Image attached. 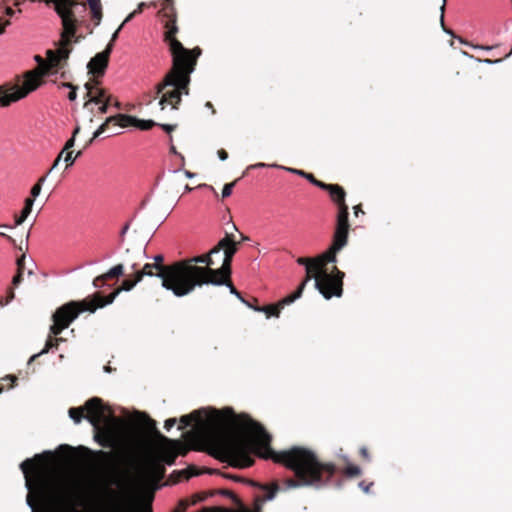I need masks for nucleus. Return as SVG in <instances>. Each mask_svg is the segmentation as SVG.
<instances>
[{"mask_svg": "<svg viewBox=\"0 0 512 512\" xmlns=\"http://www.w3.org/2000/svg\"><path fill=\"white\" fill-rule=\"evenodd\" d=\"M177 422L176 418H169L164 423V428L170 430Z\"/></svg>", "mask_w": 512, "mask_h": 512, "instance_id": "obj_49", "label": "nucleus"}, {"mask_svg": "<svg viewBox=\"0 0 512 512\" xmlns=\"http://www.w3.org/2000/svg\"><path fill=\"white\" fill-rule=\"evenodd\" d=\"M166 133H171L177 128V124H158Z\"/></svg>", "mask_w": 512, "mask_h": 512, "instance_id": "obj_45", "label": "nucleus"}, {"mask_svg": "<svg viewBox=\"0 0 512 512\" xmlns=\"http://www.w3.org/2000/svg\"><path fill=\"white\" fill-rule=\"evenodd\" d=\"M1 236H2V238L5 237L8 241H10L11 243L15 244V240L11 236H9V235H7V234H5L3 232L1 233Z\"/></svg>", "mask_w": 512, "mask_h": 512, "instance_id": "obj_62", "label": "nucleus"}, {"mask_svg": "<svg viewBox=\"0 0 512 512\" xmlns=\"http://www.w3.org/2000/svg\"><path fill=\"white\" fill-rule=\"evenodd\" d=\"M75 145V139L74 137H71L68 139L64 145V151H71V148Z\"/></svg>", "mask_w": 512, "mask_h": 512, "instance_id": "obj_50", "label": "nucleus"}, {"mask_svg": "<svg viewBox=\"0 0 512 512\" xmlns=\"http://www.w3.org/2000/svg\"><path fill=\"white\" fill-rule=\"evenodd\" d=\"M320 258V255H318L315 258H306V257H299L297 259V263L299 265H304L306 267V275H308V268L312 265L317 264L318 259Z\"/></svg>", "mask_w": 512, "mask_h": 512, "instance_id": "obj_33", "label": "nucleus"}, {"mask_svg": "<svg viewBox=\"0 0 512 512\" xmlns=\"http://www.w3.org/2000/svg\"><path fill=\"white\" fill-rule=\"evenodd\" d=\"M124 274V266L122 264H117L112 267L108 272L105 273V276L108 279L118 278Z\"/></svg>", "mask_w": 512, "mask_h": 512, "instance_id": "obj_29", "label": "nucleus"}, {"mask_svg": "<svg viewBox=\"0 0 512 512\" xmlns=\"http://www.w3.org/2000/svg\"><path fill=\"white\" fill-rule=\"evenodd\" d=\"M24 271H17L16 275L13 277L12 283L14 286H17L23 279Z\"/></svg>", "mask_w": 512, "mask_h": 512, "instance_id": "obj_47", "label": "nucleus"}, {"mask_svg": "<svg viewBox=\"0 0 512 512\" xmlns=\"http://www.w3.org/2000/svg\"><path fill=\"white\" fill-rule=\"evenodd\" d=\"M165 466L157 457L149 458L141 469L142 476L149 481L158 482L165 476Z\"/></svg>", "mask_w": 512, "mask_h": 512, "instance_id": "obj_18", "label": "nucleus"}, {"mask_svg": "<svg viewBox=\"0 0 512 512\" xmlns=\"http://www.w3.org/2000/svg\"><path fill=\"white\" fill-rule=\"evenodd\" d=\"M48 174L49 173L47 172V174L40 177L38 179V181L32 186L31 191H30L31 196L26 198L25 205L21 211V214L19 216L18 215L15 216V221H14L15 225L22 224L25 221V219L28 217V215L31 213L35 198L39 196L41 189H42V185L45 182Z\"/></svg>", "mask_w": 512, "mask_h": 512, "instance_id": "obj_19", "label": "nucleus"}, {"mask_svg": "<svg viewBox=\"0 0 512 512\" xmlns=\"http://www.w3.org/2000/svg\"><path fill=\"white\" fill-rule=\"evenodd\" d=\"M197 60H172V67L163 80L156 85V96H160L159 105L164 109L170 105L178 109L182 95L189 94L191 73L195 70Z\"/></svg>", "mask_w": 512, "mask_h": 512, "instance_id": "obj_6", "label": "nucleus"}, {"mask_svg": "<svg viewBox=\"0 0 512 512\" xmlns=\"http://www.w3.org/2000/svg\"><path fill=\"white\" fill-rule=\"evenodd\" d=\"M349 211L348 207L337 209L336 226L333 234V241L330 247L324 252V257L328 260L334 259V254H337L348 243L349 234Z\"/></svg>", "mask_w": 512, "mask_h": 512, "instance_id": "obj_13", "label": "nucleus"}, {"mask_svg": "<svg viewBox=\"0 0 512 512\" xmlns=\"http://www.w3.org/2000/svg\"><path fill=\"white\" fill-rule=\"evenodd\" d=\"M240 242L234 240L233 234H226L218 244L211 249V253L218 254L221 250L224 251V258L220 268H218L219 276L223 279V283L231 276V264L234 255L239 249Z\"/></svg>", "mask_w": 512, "mask_h": 512, "instance_id": "obj_14", "label": "nucleus"}, {"mask_svg": "<svg viewBox=\"0 0 512 512\" xmlns=\"http://www.w3.org/2000/svg\"><path fill=\"white\" fill-rule=\"evenodd\" d=\"M236 182H237V180L224 185L223 190H222L223 198L229 197L232 194V190H233V187L235 186Z\"/></svg>", "mask_w": 512, "mask_h": 512, "instance_id": "obj_39", "label": "nucleus"}, {"mask_svg": "<svg viewBox=\"0 0 512 512\" xmlns=\"http://www.w3.org/2000/svg\"><path fill=\"white\" fill-rule=\"evenodd\" d=\"M47 59L35 55L38 66L26 71L22 78L16 77L14 82L2 84V107L10 106L27 97L44 84V77L62 70L68 63L69 51L64 49L47 50Z\"/></svg>", "mask_w": 512, "mask_h": 512, "instance_id": "obj_4", "label": "nucleus"}, {"mask_svg": "<svg viewBox=\"0 0 512 512\" xmlns=\"http://www.w3.org/2000/svg\"><path fill=\"white\" fill-rule=\"evenodd\" d=\"M292 172L294 173H297L298 175L306 178L311 184L317 186L318 188H320V185L323 184L322 181L318 180L313 174L311 173H307L303 170H296V169H291Z\"/></svg>", "mask_w": 512, "mask_h": 512, "instance_id": "obj_28", "label": "nucleus"}, {"mask_svg": "<svg viewBox=\"0 0 512 512\" xmlns=\"http://www.w3.org/2000/svg\"><path fill=\"white\" fill-rule=\"evenodd\" d=\"M63 339L62 338H58L57 336H54L50 333L46 343H45V347L41 350V352H39L38 354H35L33 355L31 358H30V362L35 360L38 356L42 355V354H45V353H48L52 348H57L59 343L62 341Z\"/></svg>", "mask_w": 512, "mask_h": 512, "instance_id": "obj_25", "label": "nucleus"}, {"mask_svg": "<svg viewBox=\"0 0 512 512\" xmlns=\"http://www.w3.org/2000/svg\"><path fill=\"white\" fill-rule=\"evenodd\" d=\"M219 494L221 495H224V496H227L229 498L232 499V501L234 502V504L238 505L241 509L238 511V512H241L243 511L244 509H246L242 502L240 501V499L230 490H227V489H221V490H218Z\"/></svg>", "mask_w": 512, "mask_h": 512, "instance_id": "obj_31", "label": "nucleus"}, {"mask_svg": "<svg viewBox=\"0 0 512 512\" xmlns=\"http://www.w3.org/2000/svg\"><path fill=\"white\" fill-rule=\"evenodd\" d=\"M124 24H125V23L123 22V23L119 26V28H118V29L113 33L112 38H111V40H110V42H109V43H112V44H113V42H114V41L116 40V38L118 37V33H119V31L121 30V28L123 27V25H124Z\"/></svg>", "mask_w": 512, "mask_h": 512, "instance_id": "obj_57", "label": "nucleus"}, {"mask_svg": "<svg viewBox=\"0 0 512 512\" xmlns=\"http://www.w3.org/2000/svg\"><path fill=\"white\" fill-rule=\"evenodd\" d=\"M353 210H354V215H355L356 217H358L360 213H361V214H364V213H365V212L363 211V209H362V204H358V205L354 206V207H353Z\"/></svg>", "mask_w": 512, "mask_h": 512, "instance_id": "obj_55", "label": "nucleus"}, {"mask_svg": "<svg viewBox=\"0 0 512 512\" xmlns=\"http://www.w3.org/2000/svg\"><path fill=\"white\" fill-rule=\"evenodd\" d=\"M159 14H161V16L163 18L177 16L176 10L174 7V1L173 0H163L162 8L159 11Z\"/></svg>", "mask_w": 512, "mask_h": 512, "instance_id": "obj_26", "label": "nucleus"}, {"mask_svg": "<svg viewBox=\"0 0 512 512\" xmlns=\"http://www.w3.org/2000/svg\"><path fill=\"white\" fill-rule=\"evenodd\" d=\"M62 19L63 31L61 33V39L59 41L58 49H64L72 52L73 38L76 33L75 17L68 15H59Z\"/></svg>", "mask_w": 512, "mask_h": 512, "instance_id": "obj_17", "label": "nucleus"}, {"mask_svg": "<svg viewBox=\"0 0 512 512\" xmlns=\"http://www.w3.org/2000/svg\"><path fill=\"white\" fill-rule=\"evenodd\" d=\"M76 85L72 84L71 82H62L58 85L59 88H69L72 89V87H75Z\"/></svg>", "mask_w": 512, "mask_h": 512, "instance_id": "obj_58", "label": "nucleus"}, {"mask_svg": "<svg viewBox=\"0 0 512 512\" xmlns=\"http://www.w3.org/2000/svg\"><path fill=\"white\" fill-rule=\"evenodd\" d=\"M147 430H149L153 436L162 444L159 447V453L157 458L165 465H173L178 455L185 456L188 449L182 447V444L178 440H173L163 435L156 427V422L153 419L147 420Z\"/></svg>", "mask_w": 512, "mask_h": 512, "instance_id": "obj_11", "label": "nucleus"}, {"mask_svg": "<svg viewBox=\"0 0 512 512\" xmlns=\"http://www.w3.org/2000/svg\"><path fill=\"white\" fill-rule=\"evenodd\" d=\"M446 2L447 0H442V5L440 7V11H441V24L444 25V12H445V7H446Z\"/></svg>", "mask_w": 512, "mask_h": 512, "instance_id": "obj_56", "label": "nucleus"}, {"mask_svg": "<svg viewBox=\"0 0 512 512\" xmlns=\"http://www.w3.org/2000/svg\"><path fill=\"white\" fill-rule=\"evenodd\" d=\"M288 295L280 300L277 304L266 305L263 307H252L255 311L263 312L266 314L267 318L274 316L279 317L280 311L284 306L291 304L292 302H286Z\"/></svg>", "mask_w": 512, "mask_h": 512, "instance_id": "obj_22", "label": "nucleus"}, {"mask_svg": "<svg viewBox=\"0 0 512 512\" xmlns=\"http://www.w3.org/2000/svg\"><path fill=\"white\" fill-rule=\"evenodd\" d=\"M205 106L208 108V109H211L212 110V114H215L216 113V110L213 106V104L210 102V101H207Z\"/></svg>", "mask_w": 512, "mask_h": 512, "instance_id": "obj_61", "label": "nucleus"}, {"mask_svg": "<svg viewBox=\"0 0 512 512\" xmlns=\"http://www.w3.org/2000/svg\"><path fill=\"white\" fill-rule=\"evenodd\" d=\"M25 255L22 254L16 261L17 264V271H24L25 265H24Z\"/></svg>", "mask_w": 512, "mask_h": 512, "instance_id": "obj_46", "label": "nucleus"}, {"mask_svg": "<svg viewBox=\"0 0 512 512\" xmlns=\"http://www.w3.org/2000/svg\"><path fill=\"white\" fill-rule=\"evenodd\" d=\"M82 155V151H78L75 156H73V151H67L64 156V162L66 164V168L72 166L75 160Z\"/></svg>", "mask_w": 512, "mask_h": 512, "instance_id": "obj_34", "label": "nucleus"}, {"mask_svg": "<svg viewBox=\"0 0 512 512\" xmlns=\"http://www.w3.org/2000/svg\"><path fill=\"white\" fill-rule=\"evenodd\" d=\"M90 10L92 12V17L94 19H97L98 21L102 18V11H101V1L100 0H87Z\"/></svg>", "mask_w": 512, "mask_h": 512, "instance_id": "obj_27", "label": "nucleus"}, {"mask_svg": "<svg viewBox=\"0 0 512 512\" xmlns=\"http://www.w3.org/2000/svg\"><path fill=\"white\" fill-rule=\"evenodd\" d=\"M218 157L220 158V160L224 161L228 158V153L225 149H219L218 152Z\"/></svg>", "mask_w": 512, "mask_h": 512, "instance_id": "obj_53", "label": "nucleus"}, {"mask_svg": "<svg viewBox=\"0 0 512 512\" xmlns=\"http://www.w3.org/2000/svg\"><path fill=\"white\" fill-rule=\"evenodd\" d=\"M165 33L164 41L168 44L169 50L172 56V60H190L191 58L198 59L201 54L199 47L193 49H187L183 44L176 38L178 32L177 27V16L165 18Z\"/></svg>", "mask_w": 512, "mask_h": 512, "instance_id": "obj_12", "label": "nucleus"}, {"mask_svg": "<svg viewBox=\"0 0 512 512\" xmlns=\"http://www.w3.org/2000/svg\"><path fill=\"white\" fill-rule=\"evenodd\" d=\"M184 173H185V176H186V177H188V178H192V177H194V176H195V174H194V173H192V172H190V171H188V170H185V172H184Z\"/></svg>", "mask_w": 512, "mask_h": 512, "instance_id": "obj_64", "label": "nucleus"}, {"mask_svg": "<svg viewBox=\"0 0 512 512\" xmlns=\"http://www.w3.org/2000/svg\"><path fill=\"white\" fill-rule=\"evenodd\" d=\"M109 280L108 277L105 276V273L102 274V275H99L97 276L94 280H93V286L95 288H101L105 285V282Z\"/></svg>", "mask_w": 512, "mask_h": 512, "instance_id": "obj_38", "label": "nucleus"}, {"mask_svg": "<svg viewBox=\"0 0 512 512\" xmlns=\"http://www.w3.org/2000/svg\"><path fill=\"white\" fill-rule=\"evenodd\" d=\"M202 410L180 418L179 429L196 423V437L203 442L209 453L237 468L254 464L252 455L268 459L271 436L265 428L246 414L235 415L232 409L212 410L203 416Z\"/></svg>", "mask_w": 512, "mask_h": 512, "instance_id": "obj_1", "label": "nucleus"}, {"mask_svg": "<svg viewBox=\"0 0 512 512\" xmlns=\"http://www.w3.org/2000/svg\"><path fill=\"white\" fill-rule=\"evenodd\" d=\"M79 132H80V127H79V126H77V127L74 129V131H73V133H72V136H71V137H74V139L76 140V136L78 135V133H79Z\"/></svg>", "mask_w": 512, "mask_h": 512, "instance_id": "obj_63", "label": "nucleus"}, {"mask_svg": "<svg viewBox=\"0 0 512 512\" xmlns=\"http://www.w3.org/2000/svg\"><path fill=\"white\" fill-rule=\"evenodd\" d=\"M113 50L112 43H108L106 48L97 53L88 63V72L95 77H102L108 67L109 58Z\"/></svg>", "mask_w": 512, "mask_h": 512, "instance_id": "obj_16", "label": "nucleus"}, {"mask_svg": "<svg viewBox=\"0 0 512 512\" xmlns=\"http://www.w3.org/2000/svg\"><path fill=\"white\" fill-rule=\"evenodd\" d=\"M67 151H64V148L61 150V152L58 154V156L56 157V159L54 160L51 168L49 169L48 173H50L51 171H53L54 169L57 168V166L59 165L60 161L62 160V158L64 159V156L66 155Z\"/></svg>", "mask_w": 512, "mask_h": 512, "instance_id": "obj_41", "label": "nucleus"}, {"mask_svg": "<svg viewBox=\"0 0 512 512\" xmlns=\"http://www.w3.org/2000/svg\"><path fill=\"white\" fill-rule=\"evenodd\" d=\"M359 454H360V456L364 460L370 461V454H369L368 449L366 447H361L360 450H359Z\"/></svg>", "mask_w": 512, "mask_h": 512, "instance_id": "obj_48", "label": "nucleus"}, {"mask_svg": "<svg viewBox=\"0 0 512 512\" xmlns=\"http://www.w3.org/2000/svg\"><path fill=\"white\" fill-rule=\"evenodd\" d=\"M5 382L8 389L13 388L16 385L17 377L14 375H6L5 377H2V391L4 390V384Z\"/></svg>", "mask_w": 512, "mask_h": 512, "instance_id": "obj_35", "label": "nucleus"}, {"mask_svg": "<svg viewBox=\"0 0 512 512\" xmlns=\"http://www.w3.org/2000/svg\"><path fill=\"white\" fill-rule=\"evenodd\" d=\"M87 101L84 103V108H88L91 103L100 104L106 100H112V95L107 92L104 88H97L93 94L87 96Z\"/></svg>", "mask_w": 512, "mask_h": 512, "instance_id": "obj_23", "label": "nucleus"}, {"mask_svg": "<svg viewBox=\"0 0 512 512\" xmlns=\"http://www.w3.org/2000/svg\"><path fill=\"white\" fill-rule=\"evenodd\" d=\"M213 254L210 250L207 254L180 261L185 266V276H181L179 281L180 290H187L185 295L205 284L223 285V279L219 276L218 269L212 268L214 265Z\"/></svg>", "mask_w": 512, "mask_h": 512, "instance_id": "obj_8", "label": "nucleus"}, {"mask_svg": "<svg viewBox=\"0 0 512 512\" xmlns=\"http://www.w3.org/2000/svg\"><path fill=\"white\" fill-rule=\"evenodd\" d=\"M188 506L189 502L187 500H181L173 512H185Z\"/></svg>", "mask_w": 512, "mask_h": 512, "instance_id": "obj_43", "label": "nucleus"}, {"mask_svg": "<svg viewBox=\"0 0 512 512\" xmlns=\"http://www.w3.org/2000/svg\"><path fill=\"white\" fill-rule=\"evenodd\" d=\"M145 7H146V3L141 2V3L138 5L137 9H135L133 12H131V13L126 17V19L124 20V23L129 22V21H130V20H131L135 15L142 13Z\"/></svg>", "mask_w": 512, "mask_h": 512, "instance_id": "obj_37", "label": "nucleus"}, {"mask_svg": "<svg viewBox=\"0 0 512 512\" xmlns=\"http://www.w3.org/2000/svg\"><path fill=\"white\" fill-rule=\"evenodd\" d=\"M136 122V117L127 115V114H117L106 118V120L99 126V128L94 132L92 139L89 143H91L95 138L99 137L103 134L108 127L113 125H118L120 127H128L134 126Z\"/></svg>", "mask_w": 512, "mask_h": 512, "instance_id": "obj_20", "label": "nucleus"}, {"mask_svg": "<svg viewBox=\"0 0 512 512\" xmlns=\"http://www.w3.org/2000/svg\"><path fill=\"white\" fill-rule=\"evenodd\" d=\"M98 304L94 296L89 299L82 301H70L54 312L52 316L53 324L50 327V333L54 336H58L63 330L69 327V325L84 311L91 313L98 309Z\"/></svg>", "mask_w": 512, "mask_h": 512, "instance_id": "obj_10", "label": "nucleus"}, {"mask_svg": "<svg viewBox=\"0 0 512 512\" xmlns=\"http://www.w3.org/2000/svg\"><path fill=\"white\" fill-rule=\"evenodd\" d=\"M68 413L76 424L84 418L88 420L94 428L95 440L102 447L116 448L121 444L117 431L109 423L115 420L113 412L101 398L93 397L81 407H71Z\"/></svg>", "mask_w": 512, "mask_h": 512, "instance_id": "obj_5", "label": "nucleus"}, {"mask_svg": "<svg viewBox=\"0 0 512 512\" xmlns=\"http://www.w3.org/2000/svg\"><path fill=\"white\" fill-rule=\"evenodd\" d=\"M180 474L184 475V477L186 479H189V478H191L193 476L199 475V471L197 470V468L195 466H190L186 470H182L180 472Z\"/></svg>", "mask_w": 512, "mask_h": 512, "instance_id": "obj_36", "label": "nucleus"}, {"mask_svg": "<svg viewBox=\"0 0 512 512\" xmlns=\"http://www.w3.org/2000/svg\"><path fill=\"white\" fill-rule=\"evenodd\" d=\"M337 457H338L339 461H341L343 464H347L350 462L349 457L343 453V448L339 449V452L337 453Z\"/></svg>", "mask_w": 512, "mask_h": 512, "instance_id": "obj_44", "label": "nucleus"}, {"mask_svg": "<svg viewBox=\"0 0 512 512\" xmlns=\"http://www.w3.org/2000/svg\"><path fill=\"white\" fill-rule=\"evenodd\" d=\"M143 267H150L148 273L149 277L156 276L161 279V284L167 290H171L177 297L185 296L186 289L180 290V278L185 274L184 263L180 261L174 262L170 265L164 264V256L158 254L154 257L153 263H146Z\"/></svg>", "mask_w": 512, "mask_h": 512, "instance_id": "obj_9", "label": "nucleus"}, {"mask_svg": "<svg viewBox=\"0 0 512 512\" xmlns=\"http://www.w3.org/2000/svg\"><path fill=\"white\" fill-rule=\"evenodd\" d=\"M137 264L136 263H133L131 265V268L133 270H135V273L133 275V278L132 279H125L121 286L119 288H117L115 291H113L112 293H110L109 295L107 296H102L99 292L95 293L93 296L98 304V307L99 308H102L108 304H111L114 299L117 297V295L122 291H130L132 290L135 285L137 283H139L140 281L143 280V278L145 276H147L146 274L148 273V267H142L140 270L137 269Z\"/></svg>", "mask_w": 512, "mask_h": 512, "instance_id": "obj_15", "label": "nucleus"}, {"mask_svg": "<svg viewBox=\"0 0 512 512\" xmlns=\"http://www.w3.org/2000/svg\"><path fill=\"white\" fill-rule=\"evenodd\" d=\"M268 459L290 469L295 474L294 478L285 479L282 483V490H289L300 486H326L331 478L337 473H342L347 478H354L361 475V469L351 464H345L342 469L333 462H321L317 455L310 449L294 446L287 450L275 452L270 447L267 451Z\"/></svg>", "mask_w": 512, "mask_h": 512, "instance_id": "obj_3", "label": "nucleus"}, {"mask_svg": "<svg viewBox=\"0 0 512 512\" xmlns=\"http://www.w3.org/2000/svg\"><path fill=\"white\" fill-rule=\"evenodd\" d=\"M77 89H78L77 86L72 87V89H70V92L68 93V99L70 101H75L76 100V98H77Z\"/></svg>", "mask_w": 512, "mask_h": 512, "instance_id": "obj_51", "label": "nucleus"}, {"mask_svg": "<svg viewBox=\"0 0 512 512\" xmlns=\"http://www.w3.org/2000/svg\"><path fill=\"white\" fill-rule=\"evenodd\" d=\"M9 24H10V21L9 20H5L4 16L2 15V28H1L2 34L5 32V28Z\"/></svg>", "mask_w": 512, "mask_h": 512, "instance_id": "obj_59", "label": "nucleus"}, {"mask_svg": "<svg viewBox=\"0 0 512 512\" xmlns=\"http://www.w3.org/2000/svg\"><path fill=\"white\" fill-rule=\"evenodd\" d=\"M112 104V100H106L104 103H100L98 107V112L100 114H106L108 112L109 106Z\"/></svg>", "mask_w": 512, "mask_h": 512, "instance_id": "obj_42", "label": "nucleus"}, {"mask_svg": "<svg viewBox=\"0 0 512 512\" xmlns=\"http://www.w3.org/2000/svg\"><path fill=\"white\" fill-rule=\"evenodd\" d=\"M225 285H227L230 289V292L234 295H236L242 302H245V300L242 298L240 292L235 288V286L232 284L230 278L226 280V282L224 283Z\"/></svg>", "mask_w": 512, "mask_h": 512, "instance_id": "obj_40", "label": "nucleus"}, {"mask_svg": "<svg viewBox=\"0 0 512 512\" xmlns=\"http://www.w3.org/2000/svg\"><path fill=\"white\" fill-rule=\"evenodd\" d=\"M55 3V10L58 15L73 16V8L77 5V0H52Z\"/></svg>", "mask_w": 512, "mask_h": 512, "instance_id": "obj_24", "label": "nucleus"}, {"mask_svg": "<svg viewBox=\"0 0 512 512\" xmlns=\"http://www.w3.org/2000/svg\"><path fill=\"white\" fill-rule=\"evenodd\" d=\"M20 468L32 512H78L80 503L75 489L50 467L44 454L26 459Z\"/></svg>", "mask_w": 512, "mask_h": 512, "instance_id": "obj_2", "label": "nucleus"}, {"mask_svg": "<svg viewBox=\"0 0 512 512\" xmlns=\"http://www.w3.org/2000/svg\"><path fill=\"white\" fill-rule=\"evenodd\" d=\"M14 10L11 8V7H6L5 8V16H8V17H11L14 15Z\"/></svg>", "mask_w": 512, "mask_h": 512, "instance_id": "obj_60", "label": "nucleus"}, {"mask_svg": "<svg viewBox=\"0 0 512 512\" xmlns=\"http://www.w3.org/2000/svg\"><path fill=\"white\" fill-rule=\"evenodd\" d=\"M156 125H158V123H156L153 120H141V119L136 118V122H135L134 126L140 130L147 131Z\"/></svg>", "mask_w": 512, "mask_h": 512, "instance_id": "obj_30", "label": "nucleus"}, {"mask_svg": "<svg viewBox=\"0 0 512 512\" xmlns=\"http://www.w3.org/2000/svg\"><path fill=\"white\" fill-rule=\"evenodd\" d=\"M337 261V254H334L333 260H328L324 257V252L320 254L317 264L308 268V275H305L304 280L300 283L296 291L288 295L286 302H294L301 297L306 284L311 280H315L316 289L323 295L325 299L332 297H341L343 294V278L344 272L340 271L336 266H333L331 271H328L327 265Z\"/></svg>", "mask_w": 512, "mask_h": 512, "instance_id": "obj_7", "label": "nucleus"}, {"mask_svg": "<svg viewBox=\"0 0 512 512\" xmlns=\"http://www.w3.org/2000/svg\"><path fill=\"white\" fill-rule=\"evenodd\" d=\"M98 455L105 460H110L112 457V454L110 452H105L102 450L98 451Z\"/></svg>", "mask_w": 512, "mask_h": 512, "instance_id": "obj_54", "label": "nucleus"}, {"mask_svg": "<svg viewBox=\"0 0 512 512\" xmlns=\"http://www.w3.org/2000/svg\"><path fill=\"white\" fill-rule=\"evenodd\" d=\"M97 78L98 77L94 76L93 79H91V80H89L88 82L85 83L84 86H85V89L87 91L86 94H85V97L93 94L94 91H96V89L99 88L98 85H99L100 81Z\"/></svg>", "mask_w": 512, "mask_h": 512, "instance_id": "obj_32", "label": "nucleus"}, {"mask_svg": "<svg viewBox=\"0 0 512 512\" xmlns=\"http://www.w3.org/2000/svg\"><path fill=\"white\" fill-rule=\"evenodd\" d=\"M372 485H373V483L366 484V482H365V481H361V482L359 483V487H360L364 492H366V493H368V492H369L370 487H371Z\"/></svg>", "mask_w": 512, "mask_h": 512, "instance_id": "obj_52", "label": "nucleus"}, {"mask_svg": "<svg viewBox=\"0 0 512 512\" xmlns=\"http://www.w3.org/2000/svg\"><path fill=\"white\" fill-rule=\"evenodd\" d=\"M320 189L325 190L329 193V196L332 202L337 206V209H341L342 207H348L346 204V192L342 186L339 184H327L324 183L320 185Z\"/></svg>", "mask_w": 512, "mask_h": 512, "instance_id": "obj_21", "label": "nucleus"}]
</instances>
